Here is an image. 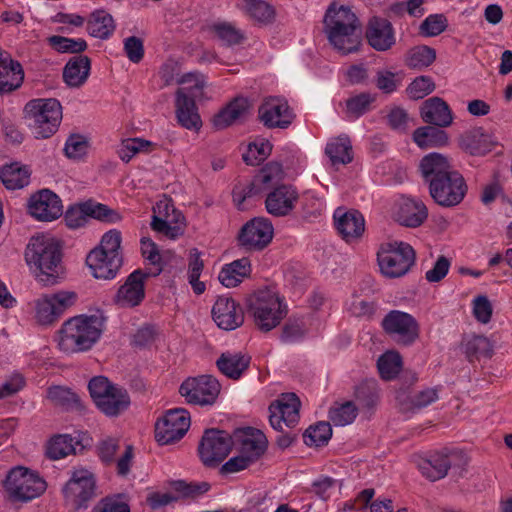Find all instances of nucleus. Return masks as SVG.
Instances as JSON below:
<instances>
[{"instance_id": "nucleus-1", "label": "nucleus", "mask_w": 512, "mask_h": 512, "mask_svg": "<svg viewBox=\"0 0 512 512\" xmlns=\"http://www.w3.org/2000/svg\"><path fill=\"white\" fill-rule=\"evenodd\" d=\"M24 260L31 275L43 285H54L63 276L61 244L51 234L32 236L25 247Z\"/></svg>"}, {"instance_id": "nucleus-2", "label": "nucleus", "mask_w": 512, "mask_h": 512, "mask_svg": "<svg viewBox=\"0 0 512 512\" xmlns=\"http://www.w3.org/2000/svg\"><path fill=\"white\" fill-rule=\"evenodd\" d=\"M106 327L102 313H83L66 319L55 334L57 348L65 354L90 351L101 339Z\"/></svg>"}, {"instance_id": "nucleus-3", "label": "nucleus", "mask_w": 512, "mask_h": 512, "mask_svg": "<svg viewBox=\"0 0 512 512\" xmlns=\"http://www.w3.org/2000/svg\"><path fill=\"white\" fill-rule=\"evenodd\" d=\"M324 31L329 43L340 53L349 54L359 49L361 30L350 7L332 3L325 13Z\"/></svg>"}, {"instance_id": "nucleus-4", "label": "nucleus", "mask_w": 512, "mask_h": 512, "mask_svg": "<svg viewBox=\"0 0 512 512\" xmlns=\"http://www.w3.org/2000/svg\"><path fill=\"white\" fill-rule=\"evenodd\" d=\"M181 86L175 93V115L178 123L185 129L198 132L202 120L196 106V101L207 99L204 89L206 78L201 73L189 72L177 79Z\"/></svg>"}, {"instance_id": "nucleus-5", "label": "nucleus", "mask_w": 512, "mask_h": 512, "mask_svg": "<svg viewBox=\"0 0 512 512\" xmlns=\"http://www.w3.org/2000/svg\"><path fill=\"white\" fill-rule=\"evenodd\" d=\"M121 243V232L110 229L88 253L86 264L95 279L112 280L118 275L122 266Z\"/></svg>"}, {"instance_id": "nucleus-6", "label": "nucleus", "mask_w": 512, "mask_h": 512, "mask_svg": "<svg viewBox=\"0 0 512 512\" xmlns=\"http://www.w3.org/2000/svg\"><path fill=\"white\" fill-rule=\"evenodd\" d=\"M267 445L266 436L258 429L246 427L236 430L232 437L235 455L222 465L221 472L231 474L248 468L262 457Z\"/></svg>"}, {"instance_id": "nucleus-7", "label": "nucleus", "mask_w": 512, "mask_h": 512, "mask_svg": "<svg viewBox=\"0 0 512 512\" xmlns=\"http://www.w3.org/2000/svg\"><path fill=\"white\" fill-rule=\"evenodd\" d=\"M62 118V105L55 98L32 99L24 107L26 125L36 139L52 137L58 131Z\"/></svg>"}, {"instance_id": "nucleus-8", "label": "nucleus", "mask_w": 512, "mask_h": 512, "mask_svg": "<svg viewBox=\"0 0 512 512\" xmlns=\"http://www.w3.org/2000/svg\"><path fill=\"white\" fill-rule=\"evenodd\" d=\"M376 256L381 275L389 279H397L407 275L416 260L413 247L407 242L398 240L382 243Z\"/></svg>"}, {"instance_id": "nucleus-9", "label": "nucleus", "mask_w": 512, "mask_h": 512, "mask_svg": "<svg viewBox=\"0 0 512 512\" xmlns=\"http://www.w3.org/2000/svg\"><path fill=\"white\" fill-rule=\"evenodd\" d=\"M249 310L262 331L277 327L287 314L285 299L274 289L256 291L249 300Z\"/></svg>"}, {"instance_id": "nucleus-10", "label": "nucleus", "mask_w": 512, "mask_h": 512, "mask_svg": "<svg viewBox=\"0 0 512 512\" xmlns=\"http://www.w3.org/2000/svg\"><path fill=\"white\" fill-rule=\"evenodd\" d=\"M77 300V293L71 290L42 294L29 303L31 320L37 326L50 327L74 306Z\"/></svg>"}, {"instance_id": "nucleus-11", "label": "nucleus", "mask_w": 512, "mask_h": 512, "mask_svg": "<svg viewBox=\"0 0 512 512\" xmlns=\"http://www.w3.org/2000/svg\"><path fill=\"white\" fill-rule=\"evenodd\" d=\"M88 389L96 407L106 416L115 417L130 406L127 391L111 383L104 376H97L89 381Z\"/></svg>"}, {"instance_id": "nucleus-12", "label": "nucleus", "mask_w": 512, "mask_h": 512, "mask_svg": "<svg viewBox=\"0 0 512 512\" xmlns=\"http://www.w3.org/2000/svg\"><path fill=\"white\" fill-rule=\"evenodd\" d=\"M3 486L9 497L15 501L27 502L39 497L46 490V482L33 470L23 466L12 468Z\"/></svg>"}, {"instance_id": "nucleus-13", "label": "nucleus", "mask_w": 512, "mask_h": 512, "mask_svg": "<svg viewBox=\"0 0 512 512\" xmlns=\"http://www.w3.org/2000/svg\"><path fill=\"white\" fill-rule=\"evenodd\" d=\"M185 226L184 215L175 208L170 199L163 198L156 202L151 221L154 231L170 239H177L184 234Z\"/></svg>"}, {"instance_id": "nucleus-14", "label": "nucleus", "mask_w": 512, "mask_h": 512, "mask_svg": "<svg viewBox=\"0 0 512 512\" xmlns=\"http://www.w3.org/2000/svg\"><path fill=\"white\" fill-rule=\"evenodd\" d=\"M220 389L216 378L210 375H201L184 380L179 387V393L187 403L211 406L216 402Z\"/></svg>"}, {"instance_id": "nucleus-15", "label": "nucleus", "mask_w": 512, "mask_h": 512, "mask_svg": "<svg viewBox=\"0 0 512 512\" xmlns=\"http://www.w3.org/2000/svg\"><path fill=\"white\" fill-rule=\"evenodd\" d=\"M191 424L187 410L175 408L168 410L155 423V439L160 445H167L180 440Z\"/></svg>"}, {"instance_id": "nucleus-16", "label": "nucleus", "mask_w": 512, "mask_h": 512, "mask_svg": "<svg viewBox=\"0 0 512 512\" xmlns=\"http://www.w3.org/2000/svg\"><path fill=\"white\" fill-rule=\"evenodd\" d=\"M383 330L397 343L411 345L419 337V324L409 313L392 310L382 320Z\"/></svg>"}, {"instance_id": "nucleus-17", "label": "nucleus", "mask_w": 512, "mask_h": 512, "mask_svg": "<svg viewBox=\"0 0 512 512\" xmlns=\"http://www.w3.org/2000/svg\"><path fill=\"white\" fill-rule=\"evenodd\" d=\"M232 449V437L218 429L207 430L199 445V455L206 466L222 462Z\"/></svg>"}, {"instance_id": "nucleus-18", "label": "nucleus", "mask_w": 512, "mask_h": 512, "mask_svg": "<svg viewBox=\"0 0 512 512\" xmlns=\"http://www.w3.org/2000/svg\"><path fill=\"white\" fill-rule=\"evenodd\" d=\"M301 402L295 393H282L269 406V421L271 426L282 431L283 426L293 427L300 418Z\"/></svg>"}, {"instance_id": "nucleus-19", "label": "nucleus", "mask_w": 512, "mask_h": 512, "mask_svg": "<svg viewBox=\"0 0 512 512\" xmlns=\"http://www.w3.org/2000/svg\"><path fill=\"white\" fill-rule=\"evenodd\" d=\"M466 190L467 186L464 178L458 172L434 181L429 187L431 197L437 204L444 207L458 205L463 200Z\"/></svg>"}, {"instance_id": "nucleus-20", "label": "nucleus", "mask_w": 512, "mask_h": 512, "mask_svg": "<svg viewBox=\"0 0 512 512\" xmlns=\"http://www.w3.org/2000/svg\"><path fill=\"white\" fill-rule=\"evenodd\" d=\"M27 212L37 221L52 222L63 214L62 201L51 190L42 189L28 199Z\"/></svg>"}, {"instance_id": "nucleus-21", "label": "nucleus", "mask_w": 512, "mask_h": 512, "mask_svg": "<svg viewBox=\"0 0 512 512\" xmlns=\"http://www.w3.org/2000/svg\"><path fill=\"white\" fill-rule=\"evenodd\" d=\"M63 494L66 501L76 509L86 506L95 495V478L93 474L86 469H77L73 472L70 480L63 488Z\"/></svg>"}, {"instance_id": "nucleus-22", "label": "nucleus", "mask_w": 512, "mask_h": 512, "mask_svg": "<svg viewBox=\"0 0 512 512\" xmlns=\"http://www.w3.org/2000/svg\"><path fill=\"white\" fill-rule=\"evenodd\" d=\"M274 227L271 221L264 217H255L241 228L238 241L247 249L261 250L273 239Z\"/></svg>"}, {"instance_id": "nucleus-23", "label": "nucleus", "mask_w": 512, "mask_h": 512, "mask_svg": "<svg viewBox=\"0 0 512 512\" xmlns=\"http://www.w3.org/2000/svg\"><path fill=\"white\" fill-rule=\"evenodd\" d=\"M149 274L138 269L127 276L118 288L114 302L122 308H133L142 303L145 298V281Z\"/></svg>"}, {"instance_id": "nucleus-24", "label": "nucleus", "mask_w": 512, "mask_h": 512, "mask_svg": "<svg viewBox=\"0 0 512 512\" xmlns=\"http://www.w3.org/2000/svg\"><path fill=\"white\" fill-rule=\"evenodd\" d=\"M428 217V209L420 199L412 197H401L395 204L393 218L400 225L417 228L421 226Z\"/></svg>"}, {"instance_id": "nucleus-25", "label": "nucleus", "mask_w": 512, "mask_h": 512, "mask_svg": "<svg viewBox=\"0 0 512 512\" xmlns=\"http://www.w3.org/2000/svg\"><path fill=\"white\" fill-rule=\"evenodd\" d=\"M299 200L297 189L288 184H282L270 191L265 200L267 212L276 217L289 215Z\"/></svg>"}, {"instance_id": "nucleus-26", "label": "nucleus", "mask_w": 512, "mask_h": 512, "mask_svg": "<svg viewBox=\"0 0 512 512\" xmlns=\"http://www.w3.org/2000/svg\"><path fill=\"white\" fill-rule=\"evenodd\" d=\"M212 318L216 325L223 330H234L244 320L243 312L234 299L220 296L212 307Z\"/></svg>"}, {"instance_id": "nucleus-27", "label": "nucleus", "mask_w": 512, "mask_h": 512, "mask_svg": "<svg viewBox=\"0 0 512 512\" xmlns=\"http://www.w3.org/2000/svg\"><path fill=\"white\" fill-rule=\"evenodd\" d=\"M333 217L336 229L345 241L350 242L363 235L365 220L358 211L339 207L334 211Z\"/></svg>"}, {"instance_id": "nucleus-28", "label": "nucleus", "mask_w": 512, "mask_h": 512, "mask_svg": "<svg viewBox=\"0 0 512 512\" xmlns=\"http://www.w3.org/2000/svg\"><path fill=\"white\" fill-rule=\"evenodd\" d=\"M366 38L376 51H387L396 43L395 30L391 22L384 18H372L367 27Z\"/></svg>"}, {"instance_id": "nucleus-29", "label": "nucleus", "mask_w": 512, "mask_h": 512, "mask_svg": "<svg viewBox=\"0 0 512 512\" xmlns=\"http://www.w3.org/2000/svg\"><path fill=\"white\" fill-rule=\"evenodd\" d=\"M261 121L268 127H287L293 118L292 112L285 99L278 97L268 98L260 107Z\"/></svg>"}, {"instance_id": "nucleus-30", "label": "nucleus", "mask_w": 512, "mask_h": 512, "mask_svg": "<svg viewBox=\"0 0 512 512\" xmlns=\"http://www.w3.org/2000/svg\"><path fill=\"white\" fill-rule=\"evenodd\" d=\"M452 455L451 451L444 449L431 454L429 457L417 456L414 461L423 476L435 481L447 474L451 466Z\"/></svg>"}, {"instance_id": "nucleus-31", "label": "nucleus", "mask_w": 512, "mask_h": 512, "mask_svg": "<svg viewBox=\"0 0 512 512\" xmlns=\"http://www.w3.org/2000/svg\"><path fill=\"white\" fill-rule=\"evenodd\" d=\"M420 172L429 187L436 180H441L456 171L451 168L449 159L441 154L432 152L425 155L419 164Z\"/></svg>"}, {"instance_id": "nucleus-32", "label": "nucleus", "mask_w": 512, "mask_h": 512, "mask_svg": "<svg viewBox=\"0 0 512 512\" xmlns=\"http://www.w3.org/2000/svg\"><path fill=\"white\" fill-rule=\"evenodd\" d=\"M420 114L426 123L438 127H448L453 122V113L449 105L440 97H432L424 101Z\"/></svg>"}, {"instance_id": "nucleus-33", "label": "nucleus", "mask_w": 512, "mask_h": 512, "mask_svg": "<svg viewBox=\"0 0 512 512\" xmlns=\"http://www.w3.org/2000/svg\"><path fill=\"white\" fill-rule=\"evenodd\" d=\"M87 439L86 435L73 437L68 434H59L53 436L46 445V455L52 460H59L73 454L77 448H83V442Z\"/></svg>"}, {"instance_id": "nucleus-34", "label": "nucleus", "mask_w": 512, "mask_h": 512, "mask_svg": "<svg viewBox=\"0 0 512 512\" xmlns=\"http://www.w3.org/2000/svg\"><path fill=\"white\" fill-rule=\"evenodd\" d=\"M24 79L21 65L8 54L0 51V93L19 88Z\"/></svg>"}, {"instance_id": "nucleus-35", "label": "nucleus", "mask_w": 512, "mask_h": 512, "mask_svg": "<svg viewBox=\"0 0 512 512\" xmlns=\"http://www.w3.org/2000/svg\"><path fill=\"white\" fill-rule=\"evenodd\" d=\"M251 262L248 258L234 260L221 268L218 279L226 288H234L251 274Z\"/></svg>"}, {"instance_id": "nucleus-36", "label": "nucleus", "mask_w": 512, "mask_h": 512, "mask_svg": "<svg viewBox=\"0 0 512 512\" xmlns=\"http://www.w3.org/2000/svg\"><path fill=\"white\" fill-rule=\"evenodd\" d=\"M250 108L247 98L237 97L221 109L213 118L217 129L226 128L245 116Z\"/></svg>"}, {"instance_id": "nucleus-37", "label": "nucleus", "mask_w": 512, "mask_h": 512, "mask_svg": "<svg viewBox=\"0 0 512 512\" xmlns=\"http://www.w3.org/2000/svg\"><path fill=\"white\" fill-rule=\"evenodd\" d=\"M439 399V389L436 387H427L418 391L412 397L405 393L398 396L400 410L403 413L416 412L433 404Z\"/></svg>"}, {"instance_id": "nucleus-38", "label": "nucleus", "mask_w": 512, "mask_h": 512, "mask_svg": "<svg viewBox=\"0 0 512 512\" xmlns=\"http://www.w3.org/2000/svg\"><path fill=\"white\" fill-rule=\"evenodd\" d=\"M30 170L18 162L6 164L0 168V180L9 190L22 189L30 182Z\"/></svg>"}, {"instance_id": "nucleus-39", "label": "nucleus", "mask_w": 512, "mask_h": 512, "mask_svg": "<svg viewBox=\"0 0 512 512\" xmlns=\"http://www.w3.org/2000/svg\"><path fill=\"white\" fill-rule=\"evenodd\" d=\"M90 68V61L87 57H75L65 65L63 79L69 87H80L87 81Z\"/></svg>"}, {"instance_id": "nucleus-40", "label": "nucleus", "mask_w": 512, "mask_h": 512, "mask_svg": "<svg viewBox=\"0 0 512 512\" xmlns=\"http://www.w3.org/2000/svg\"><path fill=\"white\" fill-rule=\"evenodd\" d=\"M413 141L421 149L444 147L449 144L447 132L433 126H423L413 133Z\"/></svg>"}, {"instance_id": "nucleus-41", "label": "nucleus", "mask_w": 512, "mask_h": 512, "mask_svg": "<svg viewBox=\"0 0 512 512\" xmlns=\"http://www.w3.org/2000/svg\"><path fill=\"white\" fill-rule=\"evenodd\" d=\"M87 30L95 38L107 39L115 30L114 19L104 10L94 11L88 19Z\"/></svg>"}, {"instance_id": "nucleus-42", "label": "nucleus", "mask_w": 512, "mask_h": 512, "mask_svg": "<svg viewBox=\"0 0 512 512\" xmlns=\"http://www.w3.org/2000/svg\"><path fill=\"white\" fill-rule=\"evenodd\" d=\"M155 142L142 137L128 138L121 142L118 148V155L124 162H129L138 154H150L157 149Z\"/></svg>"}, {"instance_id": "nucleus-43", "label": "nucleus", "mask_w": 512, "mask_h": 512, "mask_svg": "<svg viewBox=\"0 0 512 512\" xmlns=\"http://www.w3.org/2000/svg\"><path fill=\"white\" fill-rule=\"evenodd\" d=\"M248 365L249 358L240 353H224L217 360L219 370L232 379H238Z\"/></svg>"}, {"instance_id": "nucleus-44", "label": "nucleus", "mask_w": 512, "mask_h": 512, "mask_svg": "<svg viewBox=\"0 0 512 512\" xmlns=\"http://www.w3.org/2000/svg\"><path fill=\"white\" fill-rule=\"evenodd\" d=\"M81 204L88 222L91 219H94L101 222L115 224L122 220V215L117 210L111 209L105 204L94 200H87L81 202Z\"/></svg>"}, {"instance_id": "nucleus-45", "label": "nucleus", "mask_w": 512, "mask_h": 512, "mask_svg": "<svg viewBox=\"0 0 512 512\" xmlns=\"http://www.w3.org/2000/svg\"><path fill=\"white\" fill-rule=\"evenodd\" d=\"M198 249H191L188 258L187 279L195 294L201 295L206 290L205 282L200 280L204 270V262Z\"/></svg>"}, {"instance_id": "nucleus-46", "label": "nucleus", "mask_w": 512, "mask_h": 512, "mask_svg": "<svg viewBox=\"0 0 512 512\" xmlns=\"http://www.w3.org/2000/svg\"><path fill=\"white\" fill-rule=\"evenodd\" d=\"M462 347L465 354L471 359L490 358L493 354V344L491 340L482 335L467 336Z\"/></svg>"}, {"instance_id": "nucleus-47", "label": "nucleus", "mask_w": 512, "mask_h": 512, "mask_svg": "<svg viewBox=\"0 0 512 512\" xmlns=\"http://www.w3.org/2000/svg\"><path fill=\"white\" fill-rule=\"evenodd\" d=\"M325 152L334 165L347 164L352 160V146L347 136L331 139L326 145Z\"/></svg>"}, {"instance_id": "nucleus-48", "label": "nucleus", "mask_w": 512, "mask_h": 512, "mask_svg": "<svg viewBox=\"0 0 512 512\" xmlns=\"http://www.w3.org/2000/svg\"><path fill=\"white\" fill-rule=\"evenodd\" d=\"M494 302L486 294H477L470 301V311L474 320L481 325H488L494 316Z\"/></svg>"}, {"instance_id": "nucleus-49", "label": "nucleus", "mask_w": 512, "mask_h": 512, "mask_svg": "<svg viewBox=\"0 0 512 512\" xmlns=\"http://www.w3.org/2000/svg\"><path fill=\"white\" fill-rule=\"evenodd\" d=\"M461 145L470 154L481 155L490 151L495 145V141L492 135L477 130L467 134Z\"/></svg>"}, {"instance_id": "nucleus-50", "label": "nucleus", "mask_w": 512, "mask_h": 512, "mask_svg": "<svg viewBox=\"0 0 512 512\" xmlns=\"http://www.w3.org/2000/svg\"><path fill=\"white\" fill-rule=\"evenodd\" d=\"M403 361L401 355L394 350L383 353L377 361L379 374L384 380L396 378L402 370Z\"/></svg>"}, {"instance_id": "nucleus-51", "label": "nucleus", "mask_w": 512, "mask_h": 512, "mask_svg": "<svg viewBox=\"0 0 512 512\" xmlns=\"http://www.w3.org/2000/svg\"><path fill=\"white\" fill-rule=\"evenodd\" d=\"M357 414V406L351 401H346L335 403L330 408L328 417L335 426H346L353 423Z\"/></svg>"}, {"instance_id": "nucleus-52", "label": "nucleus", "mask_w": 512, "mask_h": 512, "mask_svg": "<svg viewBox=\"0 0 512 512\" xmlns=\"http://www.w3.org/2000/svg\"><path fill=\"white\" fill-rule=\"evenodd\" d=\"M271 151L272 144L267 139L256 138L247 145L243 160L248 165H258L271 154Z\"/></svg>"}, {"instance_id": "nucleus-53", "label": "nucleus", "mask_w": 512, "mask_h": 512, "mask_svg": "<svg viewBox=\"0 0 512 512\" xmlns=\"http://www.w3.org/2000/svg\"><path fill=\"white\" fill-rule=\"evenodd\" d=\"M332 436V428L328 422H318L309 426L304 434L303 441L309 447L326 445Z\"/></svg>"}, {"instance_id": "nucleus-54", "label": "nucleus", "mask_w": 512, "mask_h": 512, "mask_svg": "<svg viewBox=\"0 0 512 512\" xmlns=\"http://www.w3.org/2000/svg\"><path fill=\"white\" fill-rule=\"evenodd\" d=\"M435 59V49L426 45H420L409 50L406 63L411 68L421 69L430 66Z\"/></svg>"}, {"instance_id": "nucleus-55", "label": "nucleus", "mask_w": 512, "mask_h": 512, "mask_svg": "<svg viewBox=\"0 0 512 512\" xmlns=\"http://www.w3.org/2000/svg\"><path fill=\"white\" fill-rule=\"evenodd\" d=\"M448 27V19L444 14L428 15L419 26V33L424 37H436Z\"/></svg>"}, {"instance_id": "nucleus-56", "label": "nucleus", "mask_w": 512, "mask_h": 512, "mask_svg": "<svg viewBox=\"0 0 512 512\" xmlns=\"http://www.w3.org/2000/svg\"><path fill=\"white\" fill-rule=\"evenodd\" d=\"M48 43L59 53H80L87 48V43L82 38L74 39L54 35L48 38Z\"/></svg>"}, {"instance_id": "nucleus-57", "label": "nucleus", "mask_w": 512, "mask_h": 512, "mask_svg": "<svg viewBox=\"0 0 512 512\" xmlns=\"http://www.w3.org/2000/svg\"><path fill=\"white\" fill-rule=\"evenodd\" d=\"M211 31L215 37L227 45L238 44L243 39L242 32L229 22H215L211 26Z\"/></svg>"}, {"instance_id": "nucleus-58", "label": "nucleus", "mask_w": 512, "mask_h": 512, "mask_svg": "<svg viewBox=\"0 0 512 512\" xmlns=\"http://www.w3.org/2000/svg\"><path fill=\"white\" fill-rule=\"evenodd\" d=\"M243 10L258 22H268L273 17L272 7L263 0H245Z\"/></svg>"}, {"instance_id": "nucleus-59", "label": "nucleus", "mask_w": 512, "mask_h": 512, "mask_svg": "<svg viewBox=\"0 0 512 512\" xmlns=\"http://www.w3.org/2000/svg\"><path fill=\"white\" fill-rule=\"evenodd\" d=\"M89 149V142L87 138L80 134L70 135L64 146L65 155L70 159H81L84 157Z\"/></svg>"}, {"instance_id": "nucleus-60", "label": "nucleus", "mask_w": 512, "mask_h": 512, "mask_svg": "<svg viewBox=\"0 0 512 512\" xmlns=\"http://www.w3.org/2000/svg\"><path fill=\"white\" fill-rule=\"evenodd\" d=\"M91 512H130V507L124 495H115L102 499Z\"/></svg>"}, {"instance_id": "nucleus-61", "label": "nucleus", "mask_w": 512, "mask_h": 512, "mask_svg": "<svg viewBox=\"0 0 512 512\" xmlns=\"http://www.w3.org/2000/svg\"><path fill=\"white\" fill-rule=\"evenodd\" d=\"M53 23L61 25L59 30L63 33H72L86 22L85 17L76 13L58 12L51 18Z\"/></svg>"}, {"instance_id": "nucleus-62", "label": "nucleus", "mask_w": 512, "mask_h": 512, "mask_svg": "<svg viewBox=\"0 0 512 512\" xmlns=\"http://www.w3.org/2000/svg\"><path fill=\"white\" fill-rule=\"evenodd\" d=\"M435 84L429 76H419L415 78L407 88V94L412 99H422L432 93Z\"/></svg>"}, {"instance_id": "nucleus-63", "label": "nucleus", "mask_w": 512, "mask_h": 512, "mask_svg": "<svg viewBox=\"0 0 512 512\" xmlns=\"http://www.w3.org/2000/svg\"><path fill=\"white\" fill-rule=\"evenodd\" d=\"M373 101L374 97L366 93L351 97L346 102L347 116L351 118H358L368 110Z\"/></svg>"}, {"instance_id": "nucleus-64", "label": "nucleus", "mask_w": 512, "mask_h": 512, "mask_svg": "<svg viewBox=\"0 0 512 512\" xmlns=\"http://www.w3.org/2000/svg\"><path fill=\"white\" fill-rule=\"evenodd\" d=\"M285 177V171L281 164L277 162H270L263 167L260 173L255 178V183H260L264 186L271 185L282 180Z\"/></svg>"}]
</instances>
